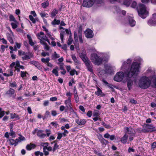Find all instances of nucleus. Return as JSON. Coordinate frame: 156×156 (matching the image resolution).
Returning <instances> with one entry per match:
<instances>
[{"mask_svg": "<svg viewBox=\"0 0 156 156\" xmlns=\"http://www.w3.org/2000/svg\"><path fill=\"white\" fill-rule=\"evenodd\" d=\"M128 136L126 133H125L123 136L120 139V141L123 144H125L127 142Z\"/></svg>", "mask_w": 156, "mask_h": 156, "instance_id": "obj_21", "label": "nucleus"}, {"mask_svg": "<svg viewBox=\"0 0 156 156\" xmlns=\"http://www.w3.org/2000/svg\"><path fill=\"white\" fill-rule=\"evenodd\" d=\"M51 124L52 126L56 127L58 126V124L56 122H51Z\"/></svg>", "mask_w": 156, "mask_h": 156, "instance_id": "obj_60", "label": "nucleus"}, {"mask_svg": "<svg viewBox=\"0 0 156 156\" xmlns=\"http://www.w3.org/2000/svg\"><path fill=\"white\" fill-rule=\"evenodd\" d=\"M71 57L73 60L75 65H78L80 63L79 62L77 59L76 56L74 55H71Z\"/></svg>", "mask_w": 156, "mask_h": 156, "instance_id": "obj_27", "label": "nucleus"}, {"mask_svg": "<svg viewBox=\"0 0 156 156\" xmlns=\"http://www.w3.org/2000/svg\"><path fill=\"white\" fill-rule=\"evenodd\" d=\"M36 147V145L34 144H30L26 146V148L27 150L30 151L32 149Z\"/></svg>", "mask_w": 156, "mask_h": 156, "instance_id": "obj_23", "label": "nucleus"}, {"mask_svg": "<svg viewBox=\"0 0 156 156\" xmlns=\"http://www.w3.org/2000/svg\"><path fill=\"white\" fill-rule=\"evenodd\" d=\"M129 102L132 104H137V101L133 99H131L130 100Z\"/></svg>", "mask_w": 156, "mask_h": 156, "instance_id": "obj_61", "label": "nucleus"}, {"mask_svg": "<svg viewBox=\"0 0 156 156\" xmlns=\"http://www.w3.org/2000/svg\"><path fill=\"white\" fill-rule=\"evenodd\" d=\"M58 10L54 9L50 13L51 17L53 18L58 13Z\"/></svg>", "mask_w": 156, "mask_h": 156, "instance_id": "obj_28", "label": "nucleus"}, {"mask_svg": "<svg viewBox=\"0 0 156 156\" xmlns=\"http://www.w3.org/2000/svg\"><path fill=\"white\" fill-rule=\"evenodd\" d=\"M137 10L139 16L142 18H145L148 15V11L143 4H139L137 7Z\"/></svg>", "mask_w": 156, "mask_h": 156, "instance_id": "obj_5", "label": "nucleus"}, {"mask_svg": "<svg viewBox=\"0 0 156 156\" xmlns=\"http://www.w3.org/2000/svg\"><path fill=\"white\" fill-rule=\"evenodd\" d=\"M9 30L10 32V34L9 33L6 34L7 38L11 44H13L14 42L12 39L13 33L10 28H9Z\"/></svg>", "mask_w": 156, "mask_h": 156, "instance_id": "obj_18", "label": "nucleus"}, {"mask_svg": "<svg viewBox=\"0 0 156 156\" xmlns=\"http://www.w3.org/2000/svg\"><path fill=\"white\" fill-rule=\"evenodd\" d=\"M102 90L98 87H97V91L95 92V94L98 96H99L102 94Z\"/></svg>", "mask_w": 156, "mask_h": 156, "instance_id": "obj_38", "label": "nucleus"}, {"mask_svg": "<svg viewBox=\"0 0 156 156\" xmlns=\"http://www.w3.org/2000/svg\"><path fill=\"white\" fill-rule=\"evenodd\" d=\"M79 37L80 42L81 43H83V41L82 39V36L81 34H79Z\"/></svg>", "mask_w": 156, "mask_h": 156, "instance_id": "obj_63", "label": "nucleus"}, {"mask_svg": "<svg viewBox=\"0 0 156 156\" xmlns=\"http://www.w3.org/2000/svg\"><path fill=\"white\" fill-rule=\"evenodd\" d=\"M27 36L29 44L31 46L34 45L35 44V43L33 42L32 39L30 35L29 34H27Z\"/></svg>", "mask_w": 156, "mask_h": 156, "instance_id": "obj_24", "label": "nucleus"}, {"mask_svg": "<svg viewBox=\"0 0 156 156\" xmlns=\"http://www.w3.org/2000/svg\"><path fill=\"white\" fill-rule=\"evenodd\" d=\"M156 131L154 126L153 124H144L143 126L142 131L143 132L146 133Z\"/></svg>", "mask_w": 156, "mask_h": 156, "instance_id": "obj_9", "label": "nucleus"}, {"mask_svg": "<svg viewBox=\"0 0 156 156\" xmlns=\"http://www.w3.org/2000/svg\"><path fill=\"white\" fill-rule=\"evenodd\" d=\"M9 135L10 136H12V138L15 137L16 135L15 132L12 130H11Z\"/></svg>", "mask_w": 156, "mask_h": 156, "instance_id": "obj_58", "label": "nucleus"}, {"mask_svg": "<svg viewBox=\"0 0 156 156\" xmlns=\"http://www.w3.org/2000/svg\"><path fill=\"white\" fill-rule=\"evenodd\" d=\"M49 4V2L48 1L45 2L41 4L42 6L44 8H46Z\"/></svg>", "mask_w": 156, "mask_h": 156, "instance_id": "obj_41", "label": "nucleus"}, {"mask_svg": "<svg viewBox=\"0 0 156 156\" xmlns=\"http://www.w3.org/2000/svg\"><path fill=\"white\" fill-rule=\"evenodd\" d=\"M74 98L76 102L78 103L79 101V98L76 93L74 94Z\"/></svg>", "mask_w": 156, "mask_h": 156, "instance_id": "obj_53", "label": "nucleus"}, {"mask_svg": "<svg viewBox=\"0 0 156 156\" xmlns=\"http://www.w3.org/2000/svg\"><path fill=\"white\" fill-rule=\"evenodd\" d=\"M42 44L44 45V48L47 50H48L49 49V46L47 45V43L44 41V44Z\"/></svg>", "mask_w": 156, "mask_h": 156, "instance_id": "obj_57", "label": "nucleus"}, {"mask_svg": "<svg viewBox=\"0 0 156 156\" xmlns=\"http://www.w3.org/2000/svg\"><path fill=\"white\" fill-rule=\"evenodd\" d=\"M59 119L60 121L62 123H63L67 121V119L64 118H60V119Z\"/></svg>", "mask_w": 156, "mask_h": 156, "instance_id": "obj_62", "label": "nucleus"}, {"mask_svg": "<svg viewBox=\"0 0 156 156\" xmlns=\"http://www.w3.org/2000/svg\"><path fill=\"white\" fill-rule=\"evenodd\" d=\"M131 1L130 0H124L122 4L127 7H128L130 5Z\"/></svg>", "mask_w": 156, "mask_h": 156, "instance_id": "obj_33", "label": "nucleus"}, {"mask_svg": "<svg viewBox=\"0 0 156 156\" xmlns=\"http://www.w3.org/2000/svg\"><path fill=\"white\" fill-rule=\"evenodd\" d=\"M11 25L13 29H15L19 25L18 22L16 21L14 22H12Z\"/></svg>", "mask_w": 156, "mask_h": 156, "instance_id": "obj_26", "label": "nucleus"}, {"mask_svg": "<svg viewBox=\"0 0 156 156\" xmlns=\"http://www.w3.org/2000/svg\"><path fill=\"white\" fill-rule=\"evenodd\" d=\"M10 86L11 87H16V83L15 82H12L10 83Z\"/></svg>", "mask_w": 156, "mask_h": 156, "instance_id": "obj_55", "label": "nucleus"}, {"mask_svg": "<svg viewBox=\"0 0 156 156\" xmlns=\"http://www.w3.org/2000/svg\"><path fill=\"white\" fill-rule=\"evenodd\" d=\"M15 63V69L17 70V71L19 72L20 70L19 68H18L20 66V62L18 61H16Z\"/></svg>", "mask_w": 156, "mask_h": 156, "instance_id": "obj_32", "label": "nucleus"}, {"mask_svg": "<svg viewBox=\"0 0 156 156\" xmlns=\"http://www.w3.org/2000/svg\"><path fill=\"white\" fill-rule=\"evenodd\" d=\"M7 93L9 94L12 95L14 93V90L12 88H10L7 91Z\"/></svg>", "mask_w": 156, "mask_h": 156, "instance_id": "obj_42", "label": "nucleus"}, {"mask_svg": "<svg viewBox=\"0 0 156 156\" xmlns=\"http://www.w3.org/2000/svg\"><path fill=\"white\" fill-rule=\"evenodd\" d=\"M98 54L100 56L102 57V64L103 62H108L110 58V54L108 52L103 53L98 52Z\"/></svg>", "mask_w": 156, "mask_h": 156, "instance_id": "obj_11", "label": "nucleus"}, {"mask_svg": "<svg viewBox=\"0 0 156 156\" xmlns=\"http://www.w3.org/2000/svg\"><path fill=\"white\" fill-rule=\"evenodd\" d=\"M59 148V146L56 143H55L54 147L53 148L52 151L53 152L55 151L57 149H58Z\"/></svg>", "mask_w": 156, "mask_h": 156, "instance_id": "obj_50", "label": "nucleus"}, {"mask_svg": "<svg viewBox=\"0 0 156 156\" xmlns=\"http://www.w3.org/2000/svg\"><path fill=\"white\" fill-rule=\"evenodd\" d=\"M61 129L62 130L64 131V132L62 133L63 135V136L65 137L67 136V135L68 134L69 132L64 127V126H62L61 127Z\"/></svg>", "mask_w": 156, "mask_h": 156, "instance_id": "obj_30", "label": "nucleus"}, {"mask_svg": "<svg viewBox=\"0 0 156 156\" xmlns=\"http://www.w3.org/2000/svg\"><path fill=\"white\" fill-rule=\"evenodd\" d=\"M143 76L148 77L152 80V87H156V73L151 68H149L144 73Z\"/></svg>", "mask_w": 156, "mask_h": 156, "instance_id": "obj_3", "label": "nucleus"}, {"mask_svg": "<svg viewBox=\"0 0 156 156\" xmlns=\"http://www.w3.org/2000/svg\"><path fill=\"white\" fill-rule=\"evenodd\" d=\"M10 115L11 118L12 119H16L17 120H18L20 118L19 116L16 113H11Z\"/></svg>", "mask_w": 156, "mask_h": 156, "instance_id": "obj_31", "label": "nucleus"}, {"mask_svg": "<svg viewBox=\"0 0 156 156\" xmlns=\"http://www.w3.org/2000/svg\"><path fill=\"white\" fill-rule=\"evenodd\" d=\"M35 154L36 156H43V153L38 151L35 152Z\"/></svg>", "mask_w": 156, "mask_h": 156, "instance_id": "obj_51", "label": "nucleus"}, {"mask_svg": "<svg viewBox=\"0 0 156 156\" xmlns=\"http://www.w3.org/2000/svg\"><path fill=\"white\" fill-rule=\"evenodd\" d=\"M25 138L21 135H20V136L18 138L16 139V141H17V142L18 143L22 141H25Z\"/></svg>", "mask_w": 156, "mask_h": 156, "instance_id": "obj_29", "label": "nucleus"}, {"mask_svg": "<svg viewBox=\"0 0 156 156\" xmlns=\"http://www.w3.org/2000/svg\"><path fill=\"white\" fill-rule=\"evenodd\" d=\"M80 57L84 63L88 70L90 72H93L92 65L90 62L88 58L85 53L81 52L79 54Z\"/></svg>", "mask_w": 156, "mask_h": 156, "instance_id": "obj_4", "label": "nucleus"}, {"mask_svg": "<svg viewBox=\"0 0 156 156\" xmlns=\"http://www.w3.org/2000/svg\"><path fill=\"white\" fill-rule=\"evenodd\" d=\"M65 33L64 31H61L60 34V37L62 43H63L64 35Z\"/></svg>", "mask_w": 156, "mask_h": 156, "instance_id": "obj_40", "label": "nucleus"}, {"mask_svg": "<svg viewBox=\"0 0 156 156\" xmlns=\"http://www.w3.org/2000/svg\"><path fill=\"white\" fill-rule=\"evenodd\" d=\"M43 131L42 130H38L37 131V135L40 138H43L45 137L46 135L43 133Z\"/></svg>", "mask_w": 156, "mask_h": 156, "instance_id": "obj_20", "label": "nucleus"}, {"mask_svg": "<svg viewBox=\"0 0 156 156\" xmlns=\"http://www.w3.org/2000/svg\"><path fill=\"white\" fill-rule=\"evenodd\" d=\"M29 18L30 20L31 21H32V22L33 23H36V19L34 18L32 16L30 15L29 16Z\"/></svg>", "mask_w": 156, "mask_h": 156, "instance_id": "obj_46", "label": "nucleus"}, {"mask_svg": "<svg viewBox=\"0 0 156 156\" xmlns=\"http://www.w3.org/2000/svg\"><path fill=\"white\" fill-rule=\"evenodd\" d=\"M85 36L87 38H92L94 36L93 31L89 29H87L85 31Z\"/></svg>", "mask_w": 156, "mask_h": 156, "instance_id": "obj_16", "label": "nucleus"}, {"mask_svg": "<svg viewBox=\"0 0 156 156\" xmlns=\"http://www.w3.org/2000/svg\"><path fill=\"white\" fill-rule=\"evenodd\" d=\"M18 55L21 57L23 60H26L30 59V57L28 54L22 50L18 51Z\"/></svg>", "mask_w": 156, "mask_h": 156, "instance_id": "obj_14", "label": "nucleus"}, {"mask_svg": "<svg viewBox=\"0 0 156 156\" xmlns=\"http://www.w3.org/2000/svg\"><path fill=\"white\" fill-rule=\"evenodd\" d=\"M52 58L54 59H56L60 57L59 54H57L55 51H54L52 55Z\"/></svg>", "mask_w": 156, "mask_h": 156, "instance_id": "obj_39", "label": "nucleus"}, {"mask_svg": "<svg viewBox=\"0 0 156 156\" xmlns=\"http://www.w3.org/2000/svg\"><path fill=\"white\" fill-rule=\"evenodd\" d=\"M9 142L11 145H14L15 146H16L18 143L16 141V139L15 140L13 139H10L9 140Z\"/></svg>", "mask_w": 156, "mask_h": 156, "instance_id": "obj_25", "label": "nucleus"}, {"mask_svg": "<svg viewBox=\"0 0 156 156\" xmlns=\"http://www.w3.org/2000/svg\"><path fill=\"white\" fill-rule=\"evenodd\" d=\"M9 20L10 21L12 22L16 21L14 16L12 15H10L9 16Z\"/></svg>", "mask_w": 156, "mask_h": 156, "instance_id": "obj_43", "label": "nucleus"}, {"mask_svg": "<svg viewBox=\"0 0 156 156\" xmlns=\"http://www.w3.org/2000/svg\"><path fill=\"white\" fill-rule=\"evenodd\" d=\"M124 130L125 133H126L127 134H128L131 135V136L134 135V129L131 127H125Z\"/></svg>", "mask_w": 156, "mask_h": 156, "instance_id": "obj_17", "label": "nucleus"}, {"mask_svg": "<svg viewBox=\"0 0 156 156\" xmlns=\"http://www.w3.org/2000/svg\"><path fill=\"white\" fill-rule=\"evenodd\" d=\"M124 76L123 72H118L115 75L114 78V80L117 82H120L123 80Z\"/></svg>", "mask_w": 156, "mask_h": 156, "instance_id": "obj_12", "label": "nucleus"}, {"mask_svg": "<svg viewBox=\"0 0 156 156\" xmlns=\"http://www.w3.org/2000/svg\"><path fill=\"white\" fill-rule=\"evenodd\" d=\"M58 136L57 137V139L58 140L60 139L62 136H63V135L62 133H61L60 132H58L57 134Z\"/></svg>", "mask_w": 156, "mask_h": 156, "instance_id": "obj_52", "label": "nucleus"}, {"mask_svg": "<svg viewBox=\"0 0 156 156\" xmlns=\"http://www.w3.org/2000/svg\"><path fill=\"white\" fill-rule=\"evenodd\" d=\"M126 20V23L131 27H133L135 25L136 22L133 19V16L132 14H131L129 15Z\"/></svg>", "mask_w": 156, "mask_h": 156, "instance_id": "obj_13", "label": "nucleus"}, {"mask_svg": "<svg viewBox=\"0 0 156 156\" xmlns=\"http://www.w3.org/2000/svg\"><path fill=\"white\" fill-rule=\"evenodd\" d=\"M115 10L114 12L120 14L122 13L123 15H124L126 13V12L124 10H121L118 7H116L114 8Z\"/></svg>", "mask_w": 156, "mask_h": 156, "instance_id": "obj_19", "label": "nucleus"}, {"mask_svg": "<svg viewBox=\"0 0 156 156\" xmlns=\"http://www.w3.org/2000/svg\"><path fill=\"white\" fill-rule=\"evenodd\" d=\"M132 60L129 58L126 61L122 62V64L121 67V70L124 71L127 76L126 79H124V83L127 82V87L130 90L133 84V81L131 77L133 76H137L140 72V65L143 60L140 57L136 58L134 61L132 63L130 68V65Z\"/></svg>", "mask_w": 156, "mask_h": 156, "instance_id": "obj_1", "label": "nucleus"}, {"mask_svg": "<svg viewBox=\"0 0 156 156\" xmlns=\"http://www.w3.org/2000/svg\"><path fill=\"white\" fill-rule=\"evenodd\" d=\"M112 69V67L110 65L108 64H105V70L102 69L101 68H99L98 69V75L101 76L105 75V76L106 74L111 73Z\"/></svg>", "mask_w": 156, "mask_h": 156, "instance_id": "obj_8", "label": "nucleus"}, {"mask_svg": "<svg viewBox=\"0 0 156 156\" xmlns=\"http://www.w3.org/2000/svg\"><path fill=\"white\" fill-rule=\"evenodd\" d=\"M60 22V20H57L56 19H55L51 22V24L53 25L59 24Z\"/></svg>", "mask_w": 156, "mask_h": 156, "instance_id": "obj_34", "label": "nucleus"}, {"mask_svg": "<svg viewBox=\"0 0 156 156\" xmlns=\"http://www.w3.org/2000/svg\"><path fill=\"white\" fill-rule=\"evenodd\" d=\"M97 53H93L91 54L90 57V59L92 62L96 65H100L102 64L101 58Z\"/></svg>", "mask_w": 156, "mask_h": 156, "instance_id": "obj_6", "label": "nucleus"}, {"mask_svg": "<svg viewBox=\"0 0 156 156\" xmlns=\"http://www.w3.org/2000/svg\"><path fill=\"white\" fill-rule=\"evenodd\" d=\"M70 74L71 76H73L76 73V74L77 75H78L77 72L74 69H72L70 71Z\"/></svg>", "mask_w": 156, "mask_h": 156, "instance_id": "obj_45", "label": "nucleus"}, {"mask_svg": "<svg viewBox=\"0 0 156 156\" xmlns=\"http://www.w3.org/2000/svg\"><path fill=\"white\" fill-rule=\"evenodd\" d=\"M49 55V53L48 52H45L44 51H43L41 53V55L45 57L46 56H48Z\"/></svg>", "mask_w": 156, "mask_h": 156, "instance_id": "obj_64", "label": "nucleus"}, {"mask_svg": "<svg viewBox=\"0 0 156 156\" xmlns=\"http://www.w3.org/2000/svg\"><path fill=\"white\" fill-rule=\"evenodd\" d=\"M100 142L103 145H105V146L108 142V141L104 138Z\"/></svg>", "mask_w": 156, "mask_h": 156, "instance_id": "obj_47", "label": "nucleus"}, {"mask_svg": "<svg viewBox=\"0 0 156 156\" xmlns=\"http://www.w3.org/2000/svg\"><path fill=\"white\" fill-rule=\"evenodd\" d=\"M103 3L102 0H84L83 3V6L86 7H90L94 4H101Z\"/></svg>", "mask_w": 156, "mask_h": 156, "instance_id": "obj_7", "label": "nucleus"}, {"mask_svg": "<svg viewBox=\"0 0 156 156\" xmlns=\"http://www.w3.org/2000/svg\"><path fill=\"white\" fill-rule=\"evenodd\" d=\"M21 76L22 77H24L26 76L27 73L26 72L21 71Z\"/></svg>", "mask_w": 156, "mask_h": 156, "instance_id": "obj_56", "label": "nucleus"}, {"mask_svg": "<svg viewBox=\"0 0 156 156\" xmlns=\"http://www.w3.org/2000/svg\"><path fill=\"white\" fill-rule=\"evenodd\" d=\"M73 41V39L71 37H70L69 38L67 41V43L69 45L71 44Z\"/></svg>", "mask_w": 156, "mask_h": 156, "instance_id": "obj_54", "label": "nucleus"}, {"mask_svg": "<svg viewBox=\"0 0 156 156\" xmlns=\"http://www.w3.org/2000/svg\"><path fill=\"white\" fill-rule=\"evenodd\" d=\"M138 86L141 88L146 89L151 85L152 87V80L146 76H142L140 78L138 82Z\"/></svg>", "mask_w": 156, "mask_h": 156, "instance_id": "obj_2", "label": "nucleus"}, {"mask_svg": "<svg viewBox=\"0 0 156 156\" xmlns=\"http://www.w3.org/2000/svg\"><path fill=\"white\" fill-rule=\"evenodd\" d=\"M5 112L2 110V109L0 108V119L5 114Z\"/></svg>", "mask_w": 156, "mask_h": 156, "instance_id": "obj_44", "label": "nucleus"}, {"mask_svg": "<svg viewBox=\"0 0 156 156\" xmlns=\"http://www.w3.org/2000/svg\"><path fill=\"white\" fill-rule=\"evenodd\" d=\"M38 38L40 40V42L41 44H44V41L42 40L45 41L50 44V42L48 38L46 36L44 35V34L42 32H40L38 33L37 35Z\"/></svg>", "mask_w": 156, "mask_h": 156, "instance_id": "obj_10", "label": "nucleus"}, {"mask_svg": "<svg viewBox=\"0 0 156 156\" xmlns=\"http://www.w3.org/2000/svg\"><path fill=\"white\" fill-rule=\"evenodd\" d=\"M58 68L57 67H55V68L52 71V73L54 74L57 76H58Z\"/></svg>", "mask_w": 156, "mask_h": 156, "instance_id": "obj_36", "label": "nucleus"}, {"mask_svg": "<svg viewBox=\"0 0 156 156\" xmlns=\"http://www.w3.org/2000/svg\"><path fill=\"white\" fill-rule=\"evenodd\" d=\"M40 15L42 17H46L47 18L48 17V14L47 13H45L44 12H41Z\"/></svg>", "mask_w": 156, "mask_h": 156, "instance_id": "obj_49", "label": "nucleus"}, {"mask_svg": "<svg viewBox=\"0 0 156 156\" xmlns=\"http://www.w3.org/2000/svg\"><path fill=\"white\" fill-rule=\"evenodd\" d=\"M41 61L44 63H47L50 60V58L49 57L46 58H42L41 59Z\"/></svg>", "mask_w": 156, "mask_h": 156, "instance_id": "obj_35", "label": "nucleus"}, {"mask_svg": "<svg viewBox=\"0 0 156 156\" xmlns=\"http://www.w3.org/2000/svg\"><path fill=\"white\" fill-rule=\"evenodd\" d=\"M64 103L66 105V108L67 109H69L70 111L73 110L70 97H68L67 100L65 101Z\"/></svg>", "mask_w": 156, "mask_h": 156, "instance_id": "obj_15", "label": "nucleus"}, {"mask_svg": "<svg viewBox=\"0 0 156 156\" xmlns=\"http://www.w3.org/2000/svg\"><path fill=\"white\" fill-rule=\"evenodd\" d=\"M76 122L79 125H82L85 124L86 121L84 119H76Z\"/></svg>", "mask_w": 156, "mask_h": 156, "instance_id": "obj_22", "label": "nucleus"}, {"mask_svg": "<svg viewBox=\"0 0 156 156\" xmlns=\"http://www.w3.org/2000/svg\"><path fill=\"white\" fill-rule=\"evenodd\" d=\"M100 114L99 112L98 111L95 110L93 113V116H98Z\"/></svg>", "mask_w": 156, "mask_h": 156, "instance_id": "obj_48", "label": "nucleus"}, {"mask_svg": "<svg viewBox=\"0 0 156 156\" xmlns=\"http://www.w3.org/2000/svg\"><path fill=\"white\" fill-rule=\"evenodd\" d=\"M136 5V3L135 1H133L131 5V7L133 8H135Z\"/></svg>", "mask_w": 156, "mask_h": 156, "instance_id": "obj_59", "label": "nucleus"}, {"mask_svg": "<svg viewBox=\"0 0 156 156\" xmlns=\"http://www.w3.org/2000/svg\"><path fill=\"white\" fill-rule=\"evenodd\" d=\"M46 34L47 36L48 37L50 38L51 40L53 41L54 40V38L51 35V33L48 31V30L46 32Z\"/></svg>", "mask_w": 156, "mask_h": 156, "instance_id": "obj_37", "label": "nucleus"}]
</instances>
